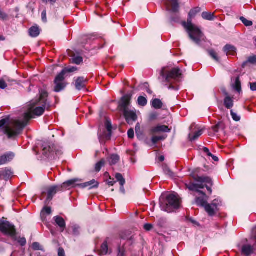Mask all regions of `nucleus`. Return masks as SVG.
Returning <instances> with one entry per match:
<instances>
[{"label": "nucleus", "mask_w": 256, "mask_h": 256, "mask_svg": "<svg viewBox=\"0 0 256 256\" xmlns=\"http://www.w3.org/2000/svg\"><path fill=\"white\" fill-rule=\"evenodd\" d=\"M144 86L146 88V91L148 94H152V92L148 88V84L147 83L144 84Z\"/></svg>", "instance_id": "nucleus-53"}, {"label": "nucleus", "mask_w": 256, "mask_h": 256, "mask_svg": "<svg viewBox=\"0 0 256 256\" xmlns=\"http://www.w3.org/2000/svg\"><path fill=\"white\" fill-rule=\"evenodd\" d=\"M166 138V135L161 136H154L152 138V142L154 144H156L159 140H164Z\"/></svg>", "instance_id": "nucleus-34"}, {"label": "nucleus", "mask_w": 256, "mask_h": 256, "mask_svg": "<svg viewBox=\"0 0 256 256\" xmlns=\"http://www.w3.org/2000/svg\"><path fill=\"white\" fill-rule=\"evenodd\" d=\"M0 231L5 235L14 236L16 234L14 226L4 219H0Z\"/></svg>", "instance_id": "nucleus-8"}, {"label": "nucleus", "mask_w": 256, "mask_h": 256, "mask_svg": "<svg viewBox=\"0 0 256 256\" xmlns=\"http://www.w3.org/2000/svg\"><path fill=\"white\" fill-rule=\"evenodd\" d=\"M182 78V73L178 68H163L160 72L159 80L162 84L167 86L169 90H179L178 86H173L180 82Z\"/></svg>", "instance_id": "nucleus-4"}, {"label": "nucleus", "mask_w": 256, "mask_h": 256, "mask_svg": "<svg viewBox=\"0 0 256 256\" xmlns=\"http://www.w3.org/2000/svg\"><path fill=\"white\" fill-rule=\"evenodd\" d=\"M128 136L130 138H132L134 137V130L131 128L128 132Z\"/></svg>", "instance_id": "nucleus-44"}, {"label": "nucleus", "mask_w": 256, "mask_h": 256, "mask_svg": "<svg viewBox=\"0 0 256 256\" xmlns=\"http://www.w3.org/2000/svg\"><path fill=\"white\" fill-rule=\"evenodd\" d=\"M190 222L192 223H193L194 224H196V225L198 224V223L196 220H194L190 219Z\"/></svg>", "instance_id": "nucleus-63"}, {"label": "nucleus", "mask_w": 256, "mask_h": 256, "mask_svg": "<svg viewBox=\"0 0 256 256\" xmlns=\"http://www.w3.org/2000/svg\"><path fill=\"white\" fill-rule=\"evenodd\" d=\"M7 86V84L5 81L3 80H0V88L2 89H4Z\"/></svg>", "instance_id": "nucleus-45"}, {"label": "nucleus", "mask_w": 256, "mask_h": 256, "mask_svg": "<svg viewBox=\"0 0 256 256\" xmlns=\"http://www.w3.org/2000/svg\"><path fill=\"white\" fill-rule=\"evenodd\" d=\"M77 181L78 180H72L63 183L61 187L58 186H52L46 188L45 190L42 192V199L44 198L45 194L47 193V198L45 202L46 204L49 202L56 192L60 191L62 188L69 189L71 188H74L77 185L76 184Z\"/></svg>", "instance_id": "nucleus-7"}, {"label": "nucleus", "mask_w": 256, "mask_h": 256, "mask_svg": "<svg viewBox=\"0 0 256 256\" xmlns=\"http://www.w3.org/2000/svg\"><path fill=\"white\" fill-rule=\"evenodd\" d=\"M58 256H65L64 250L62 248H60L58 250Z\"/></svg>", "instance_id": "nucleus-49"}, {"label": "nucleus", "mask_w": 256, "mask_h": 256, "mask_svg": "<svg viewBox=\"0 0 256 256\" xmlns=\"http://www.w3.org/2000/svg\"><path fill=\"white\" fill-rule=\"evenodd\" d=\"M65 74V70H62L61 72L56 76L54 80L56 85L54 86L55 92H59L62 90L66 86V84L64 82V76Z\"/></svg>", "instance_id": "nucleus-10"}, {"label": "nucleus", "mask_w": 256, "mask_h": 256, "mask_svg": "<svg viewBox=\"0 0 256 256\" xmlns=\"http://www.w3.org/2000/svg\"><path fill=\"white\" fill-rule=\"evenodd\" d=\"M105 161L104 160H102L98 162H97V172H100L101 168L104 166Z\"/></svg>", "instance_id": "nucleus-41"}, {"label": "nucleus", "mask_w": 256, "mask_h": 256, "mask_svg": "<svg viewBox=\"0 0 256 256\" xmlns=\"http://www.w3.org/2000/svg\"><path fill=\"white\" fill-rule=\"evenodd\" d=\"M120 160V156L117 154H112L110 158V164H116Z\"/></svg>", "instance_id": "nucleus-32"}, {"label": "nucleus", "mask_w": 256, "mask_h": 256, "mask_svg": "<svg viewBox=\"0 0 256 256\" xmlns=\"http://www.w3.org/2000/svg\"><path fill=\"white\" fill-rule=\"evenodd\" d=\"M234 88L238 92L240 93L242 91L241 84L240 80L239 77H236L234 79V83L233 84Z\"/></svg>", "instance_id": "nucleus-26"}, {"label": "nucleus", "mask_w": 256, "mask_h": 256, "mask_svg": "<svg viewBox=\"0 0 256 256\" xmlns=\"http://www.w3.org/2000/svg\"><path fill=\"white\" fill-rule=\"evenodd\" d=\"M118 256H125L123 248L118 247Z\"/></svg>", "instance_id": "nucleus-50"}, {"label": "nucleus", "mask_w": 256, "mask_h": 256, "mask_svg": "<svg viewBox=\"0 0 256 256\" xmlns=\"http://www.w3.org/2000/svg\"><path fill=\"white\" fill-rule=\"evenodd\" d=\"M56 154H62V150H56Z\"/></svg>", "instance_id": "nucleus-62"}, {"label": "nucleus", "mask_w": 256, "mask_h": 256, "mask_svg": "<svg viewBox=\"0 0 256 256\" xmlns=\"http://www.w3.org/2000/svg\"><path fill=\"white\" fill-rule=\"evenodd\" d=\"M48 93L44 90L40 92V96L38 100L31 102L28 106L27 112L24 114L22 120H12L8 124V119H2L0 120V128L4 130V132L9 138L18 135L26 126L28 122L36 116H39L44 112Z\"/></svg>", "instance_id": "nucleus-1"}, {"label": "nucleus", "mask_w": 256, "mask_h": 256, "mask_svg": "<svg viewBox=\"0 0 256 256\" xmlns=\"http://www.w3.org/2000/svg\"><path fill=\"white\" fill-rule=\"evenodd\" d=\"M135 130L137 137L138 138H142V137L143 134L141 130L140 126L139 123H138L136 124Z\"/></svg>", "instance_id": "nucleus-33"}, {"label": "nucleus", "mask_w": 256, "mask_h": 256, "mask_svg": "<svg viewBox=\"0 0 256 256\" xmlns=\"http://www.w3.org/2000/svg\"><path fill=\"white\" fill-rule=\"evenodd\" d=\"M65 70L66 73V72H75L76 70V68L75 67H72V68H65L64 70Z\"/></svg>", "instance_id": "nucleus-43"}, {"label": "nucleus", "mask_w": 256, "mask_h": 256, "mask_svg": "<svg viewBox=\"0 0 256 256\" xmlns=\"http://www.w3.org/2000/svg\"><path fill=\"white\" fill-rule=\"evenodd\" d=\"M56 223L61 228V232H63L66 228V223L63 218L60 216L54 218Z\"/></svg>", "instance_id": "nucleus-17"}, {"label": "nucleus", "mask_w": 256, "mask_h": 256, "mask_svg": "<svg viewBox=\"0 0 256 256\" xmlns=\"http://www.w3.org/2000/svg\"><path fill=\"white\" fill-rule=\"evenodd\" d=\"M6 17H7L6 14L5 13L2 12L0 10V18L2 19V20H4L5 18H6Z\"/></svg>", "instance_id": "nucleus-54"}, {"label": "nucleus", "mask_w": 256, "mask_h": 256, "mask_svg": "<svg viewBox=\"0 0 256 256\" xmlns=\"http://www.w3.org/2000/svg\"><path fill=\"white\" fill-rule=\"evenodd\" d=\"M99 9H100L101 10V8H100L98 5L97 4V13H96V14L97 16H99L100 14H98V10H99Z\"/></svg>", "instance_id": "nucleus-64"}, {"label": "nucleus", "mask_w": 256, "mask_h": 256, "mask_svg": "<svg viewBox=\"0 0 256 256\" xmlns=\"http://www.w3.org/2000/svg\"><path fill=\"white\" fill-rule=\"evenodd\" d=\"M0 176H4L6 178H8L12 175V172L8 170H3L0 171Z\"/></svg>", "instance_id": "nucleus-31"}, {"label": "nucleus", "mask_w": 256, "mask_h": 256, "mask_svg": "<svg viewBox=\"0 0 256 256\" xmlns=\"http://www.w3.org/2000/svg\"><path fill=\"white\" fill-rule=\"evenodd\" d=\"M208 54H210V56L214 60H216V62H219L220 61V60H219V58L218 57V55H217V54L216 53V52L212 50H210L208 51Z\"/></svg>", "instance_id": "nucleus-35"}, {"label": "nucleus", "mask_w": 256, "mask_h": 256, "mask_svg": "<svg viewBox=\"0 0 256 256\" xmlns=\"http://www.w3.org/2000/svg\"><path fill=\"white\" fill-rule=\"evenodd\" d=\"M162 168L164 174L168 176L170 178H173L174 176V172L170 169L166 164H163Z\"/></svg>", "instance_id": "nucleus-23"}, {"label": "nucleus", "mask_w": 256, "mask_h": 256, "mask_svg": "<svg viewBox=\"0 0 256 256\" xmlns=\"http://www.w3.org/2000/svg\"><path fill=\"white\" fill-rule=\"evenodd\" d=\"M109 250L108 248V246L106 242H104L100 248V250L99 254L100 256H104L108 253Z\"/></svg>", "instance_id": "nucleus-24"}, {"label": "nucleus", "mask_w": 256, "mask_h": 256, "mask_svg": "<svg viewBox=\"0 0 256 256\" xmlns=\"http://www.w3.org/2000/svg\"><path fill=\"white\" fill-rule=\"evenodd\" d=\"M32 248L34 250H44L42 247L38 242H34L32 245Z\"/></svg>", "instance_id": "nucleus-36"}, {"label": "nucleus", "mask_w": 256, "mask_h": 256, "mask_svg": "<svg viewBox=\"0 0 256 256\" xmlns=\"http://www.w3.org/2000/svg\"><path fill=\"white\" fill-rule=\"evenodd\" d=\"M30 256H40V252H34L31 253Z\"/></svg>", "instance_id": "nucleus-58"}, {"label": "nucleus", "mask_w": 256, "mask_h": 256, "mask_svg": "<svg viewBox=\"0 0 256 256\" xmlns=\"http://www.w3.org/2000/svg\"><path fill=\"white\" fill-rule=\"evenodd\" d=\"M158 160L162 162L164 160V157L163 156H161L158 158Z\"/></svg>", "instance_id": "nucleus-61"}, {"label": "nucleus", "mask_w": 256, "mask_h": 256, "mask_svg": "<svg viewBox=\"0 0 256 256\" xmlns=\"http://www.w3.org/2000/svg\"><path fill=\"white\" fill-rule=\"evenodd\" d=\"M115 182V181H114V180H111V179H110V180L108 181V184L109 186H112L114 184Z\"/></svg>", "instance_id": "nucleus-59"}, {"label": "nucleus", "mask_w": 256, "mask_h": 256, "mask_svg": "<svg viewBox=\"0 0 256 256\" xmlns=\"http://www.w3.org/2000/svg\"><path fill=\"white\" fill-rule=\"evenodd\" d=\"M201 12V8L196 7L192 9L189 14L187 22H184L182 25L188 33L190 38L196 44L200 45L204 40V36L200 30L192 22V20L196 14Z\"/></svg>", "instance_id": "nucleus-3"}, {"label": "nucleus", "mask_w": 256, "mask_h": 256, "mask_svg": "<svg viewBox=\"0 0 256 256\" xmlns=\"http://www.w3.org/2000/svg\"><path fill=\"white\" fill-rule=\"evenodd\" d=\"M202 16L204 20H212L214 18V14L210 12H203Z\"/></svg>", "instance_id": "nucleus-27"}, {"label": "nucleus", "mask_w": 256, "mask_h": 256, "mask_svg": "<svg viewBox=\"0 0 256 256\" xmlns=\"http://www.w3.org/2000/svg\"><path fill=\"white\" fill-rule=\"evenodd\" d=\"M240 20L246 26H251L252 24V21L246 19L244 17H240Z\"/></svg>", "instance_id": "nucleus-37"}, {"label": "nucleus", "mask_w": 256, "mask_h": 256, "mask_svg": "<svg viewBox=\"0 0 256 256\" xmlns=\"http://www.w3.org/2000/svg\"><path fill=\"white\" fill-rule=\"evenodd\" d=\"M230 114L234 120L236 122H238L240 120V116L237 114L235 113L232 110H230Z\"/></svg>", "instance_id": "nucleus-39"}, {"label": "nucleus", "mask_w": 256, "mask_h": 256, "mask_svg": "<svg viewBox=\"0 0 256 256\" xmlns=\"http://www.w3.org/2000/svg\"><path fill=\"white\" fill-rule=\"evenodd\" d=\"M152 106L155 109H160L162 106V102L160 99L155 98L152 101Z\"/></svg>", "instance_id": "nucleus-25"}, {"label": "nucleus", "mask_w": 256, "mask_h": 256, "mask_svg": "<svg viewBox=\"0 0 256 256\" xmlns=\"http://www.w3.org/2000/svg\"><path fill=\"white\" fill-rule=\"evenodd\" d=\"M14 157V154L12 152L6 154L0 157V165L4 164L10 162Z\"/></svg>", "instance_id": "nucleus-14"}, {"label": "nucleus", "mask_w": 256, "mask_h": 256, "mask_svg": "<svg viewBox=\"0 0 256 256\" xmlns=\"http://www.w3.org/2000/svg\"><path fill=\"white\" fill-rule=\"evenodd\" d=\"M160 204L162 210L170 213L180 207V199L176 194H170L166 200L160 199Z\"/></svg>", "instance_id": "nucleus-5"}, {"label": "nucleus", "mask_w": 256, "mask_h": 256, "mask_svg": "<svg viewBox=\"0 0 256 256\" xmlns=\"http://www.w3.org/2000/svg\"><path fill=\"white\" fill-rule=\"evenodd\" d=\"M250 89L252 91H256V82H250Z\"/></svg>", "instance_id": "nucleus-48"}, {"label": "nucleus", "mask_w": 256, "mask_h": 256, "mask_svg": "<svg viewBox=\"0 0 256 256\" xmlns=\"http://www.w3.org/2000/svg\"><path fill=\"white\" fill-rule=\"evenodd\" d=\"M194 182L186 184V187L192 191L196 192L195 202L198 206L204 208L205 210L210 216H213L218 210V207L221 206L222 202L218 199H215L210 204L207 203L208 197L205 193L201 190L206 187L210 194L212 193L211 186H212V179L208 176H194Z\"/></svg>", "instance_id": "nucleus-2"}, {"label": "nucleus", "mask_w": 256, "mask_h": 256, "mask_svg": "<svg viewBox=\"0 0 256 256\" xmlns=\"http://www.w3.org/2000/svg\"><path fill=\"white\" fill-rule=\"evenodd\" d=\"M202 134V130H199L196 131L194 133L190 134L188 135V138L190 141L192 142L197 140Z\"/></svg>", "instance_id": "nucleus-19"}, {"label": "nucleus", "mask_w": 256, "mask_h": 256, "mask_svg": "<svg viewBox=\"0 0 256 256\" xmlns=\"http://www.w3.org/2000/svg\"><path fill=\"white\" fill-rule=\"evenodd\" d=\"M124 114L127 122L129 124L135 122L138 118L135 110L126 109L124 111Z\"/></svg>", "instance_id": "nucleus-11"}, {"label": "nucleus", "mask_w": 256, "mask_h": 256, "mask_svg": "<svg viewBox=\"0 0 256 256\" xmlns=\"http://www.w3.org/2000/svg\"><path fill=\"white\" fill-rule=\"evenodd\" d=\"M40 34V30L38 26H33L29 29L30 36L32 38L38 36Z\"/></svg>", "instance_id": "nucleus-22"}, {"label": "nucleus", "mask_w": 256, "mask_h": 256, "mask_svg": "<svg viewBox=\"0 0 256 256\" xmlns=\"http://www.w3.org/2000/svg\"><path fill=\"white\" fill-rule=\"evenodd\" d=\"M43 212H46L48 214L51 213V208L50 207H45L43 209Z\"/></svg>", "instance_id": "nucleus-52"}, {"label": "nucleus", "mask_w": 256, "mask_h": 256, "mask_svg": "<svg viewBox=\"0 0 256 256\" xmlns=\"http://www.w3.org/2000/svg\"><path fill=\"white\" fill-rule=\"evenodd\" d=\"M170 130L168 128V126L164 125H158L156 126L153 127L150 130V132L152 134H155L160 132H169Z\"/></svg>", "instance_id": "nucleus-13"}, {"label": "nucleus", "mask_w": 256, "mask_h": 256, "mask_svg": "<svg viewBox=\"0 0 256 256\" xmlns=\"http://www.w3.org/2000/svg\"><path fill=\"white\" fill-rule=\"evenodd\" d=\"M220 129H224V124L222 122H219L216 125L212 127L214 134L218 132Z\"/></svg>", "instance_id": "nucleus-29"}, {"label": "nucleus", "mask_w": 256, "mask_h": 256, "mask_svg": "<svg viewBox=\"0 0 256 256\" xmlns=\"http://www.w3.org/2000/svg\"><path fill=\"white\" fill-rule=\"evenodd\" d=\"M86 80L83 77H79L76 80L75 86L77 90H80L85 86Z\"/></svg>", "instance_id": "nucleus-18"}, {"label": "nucleus", "mask_w": 256, "mask_h": 256, "mask_svg": "<svg viewBox=\"0 0 256 256\" xmlns=\"http://www.w3.org/2000/svg\"><path fill=\"white\" fill-rule=\"evenodd\" d=\"M210 156L212 157V160L215 161V162H218V158L217 156L213 155L212 154V156Z\"/></svg>", "instance_id": "nucleus-60"}, {"label": "nucleus", "mask_w": 256, "mask_h": 256, "mask_svg": "<svg viewBox=\"0 0 256 256\" xmlns=\"http://www.w3.org/2000/svg\"><path fill=\"white\" fill-rule=\"evenodd\" d=\"M224 50L227 56H233L236 52V48L230 44H226V46H225L224 48Z\"/></svg>", "instance_id": "nucleus-16"}, {"label": "nucleus", "mask_w": 256, "mask_h": 256, "mask_svg": "<svg viewBox=\"0 0 256 256\" xmlns=\"http://www.w3.org/2000/svg\"><path fill=\"white\" fill-rule=\"evenodd\" d=\"M248 63H250L253 64H256V56H252L248 57V60L243 62L242 66L244 67Z\"/></svg>", "instance_id": "nucleus-30"}, {"label": "nucleus", "mask_w": 256, "mask_h": 256, "mask_svg": "<svg viewBox=\"0 0 256 256\" xmlns=\"http://www.w3.org/2000/svg\"><path fill=\"white\" fill-rule=\"evenodd\" d=\"M43 2L45 3L50 2L51 4H54L56 2V0H42Z\"/></svg>", "instance_id": "nucleus-57"}, {"label": "nucleus", "mask_w": 256, "mask_h": 256, "mask_svg": "<svg viewBox=\"0 0 256 256\" xmlns=\"http://www.w3.org/2000/svg\"><path fill=\"white\" fill-rule=\"evenodd\" d=\"M18 242L22 246H24L26 244V240L24 238H21L19 240Z\"/></svg>", "instance_id": "nucleus-56"}, {"label": "nucleus", "mask_w": 256, "mask_h": 256, "mask_svg": "<svg viewBox=\"0 0 256 256\" xmlns=\"http://www.w3.org/2000/svg\"><path fill=\"white\" fill-rule=\"evenodd\" d=\"M252 236L256 240V226L252 230ZM256 249V244L253 246L248 244H244L240 248L241 253L244 256H250Z\"/></svg>", "instance_id": "nucleus-9"}, {"label": "nucleus", "mask_w": 256, "mask_h": 256, "mask_svg": "<svg viewBox=\"0 0 256 256\" xmlns=\"http://www.w3.org/2000/svg\"><path fill=\"white\" fill-rule=\"evenodd\" d=\"M42 20L44 22H46V10H44L42 14Z\"/></svg>", "instance_id": "nucleus-51"}, {"label": "nucleus", "mask_w": 256, "mask_h": 256, "mask_svg": "<svg viewBox=\"0 0 256 256\" xmlns=\"http://www.w3.org/2000/svg\"><path fill=\"white\" fill-rule=\"evenodd\" d=\"M95 180H93L90 182H85L84 184L83 187L90 186V188H93L95 186Z\"/></svg>", "instance_id": "nucleus-40"}, {"label": "nucleus", "mask_w": 256, "mask_h": 256, "mask_svg": "<svg viewBox=\"0 0 256 256\" xmlns=\"http://www.w3.org/2000/svg\"><path fill=\"white\" fill-rule=\"evenodd\" d=\"M144 228L146 231H150L152 228V225L150 224H146L144 225Z\"/></svg>", "instance_id": "nucleus-46"}, {"label": "nucleus", "mask_w": 256, "mask_h": 256, "mask_svg": "<svg viewBox=\"0 0 256 256\" xmlns=\"http://www.w3.org/2000/svg\"><path fill=\"white\" fill-rule=\"evenodd\" d=\"M115 178L116 180L120 182V184L121 186L120 188V190L124 192V186L126 182L124 178H123L122 176L119 173L116 174Z\"/></svg>", "instance_id": "nucleus-21"}, {"label": "nucleus", "mask_w": 256, "mask_h": 256, "mask_svg": "<svg viewBox=\"0 0 256 256\" xmlns=\"http://www.w3.org/2000/svg\"><path fill=\"white\" fill-rule=\"evenodd\" d=\"M113 127L110 120L104 117L99 126L98 138L100 144H104L111 139Z\"/></svg>", "instance_id": "nucleus-6"}, {"label": "nucleus", "mask_w": 256, "mask_h": 256, "mask_svg": "<svg viewBox=\"0 0 256 256\" xmlns=\"http://www.w3.org/2000/svg\"><path fill=\"white\" fill-rule=\"evenodd\" d=\"M226 97L224 100V104L228 109H231L234 106V100L227 93L226 94Z\"/></svg>", "instance_id": "nucleus-15"}, {"label": "nucleus", "mask_w": 256, "mask_h": 256, "mask_svg": "<svg viewBox=\"0 0 256 256\" xmlns=\"http://www.w3.org/2000/svg\"><path fill=\"white\" fill-rule=\"evenodd\" d=\"M43 154H48V152H52V148H51L50 146H48V148H46V146H43Z\"/></svg>", "instance_id": "nucleus-42"}, {"label": "nucleus", "mask_w": 256, "mask_h": 256, "mask_svg": "<svg viewBox=\"0 0 256 256\" xmlns=\"http://www.w3.org/2000/svg\"><path fill=\"white\" fill-rule=\"evenodd\" d=\"M130 97L126 95L122 97V106L124 109V111L126 109H129L128 106L130 104Z\"/></svg>", "instance_id": "nucleus-20"}, {"label": "nucleus", "mask_w": 256, "mask_h": 256, "mask_svg": "<svg viewBox=\"0 0 256 256\" xmlns=\"http://www.w3.org/2000/svg\"><path fill=\"white\" fill-rule=\"evenodd\" d=\"M148 100L145 96H140L138 98V104L140 106H144L147 104Z\"/></svg>", "instance_id": "nucleus-28"}, {"label": "nucleus", "mask_w": 256, "mask_h": 256, "mask_svg": "<svg viewBox=\"0 0 256 256\" xmlns=\"http://www.w3.org/2000/svg\"><path fill=\"white\" fill-rule=\"evenodd\" d=\"M96 40H97V42L98 41H99V42H102V46L100 47V48H103L104 44H105V40L102 38V37L101 36H97V38H96Z\"/></svg>", "instance_id": "nucleus-47"}, {"label": "nucleus", "mask_w": 256, "mask_h": 256, "mask_svg": "<svg viewBox=\"0 0 256 256\" xmlns=\"http://www.w3.org/2000/svg\"><path fill=\"white\" fill-rule=\"evenodd\" d=\"M203 150L208 156H212V154L210 152L208 148H203Z\"/></svg>", "instance_id": "nucleus-55"}, {"label": "nucleus", "mask_w": 256, "mask_h": 256, "mask_svg": "<svg viewBox=\"0 0 256 256\" xmlns=\"http://www.w3.org/2000/svg\"><path fill=\"white\" fill-rule=\"evenodd\" d=\"M164 4L167 10L176 12L178 10L179 5L178 0H165Z\"/></svg>", "instance_id": "nucleus-12"}, {"label": "nucleus", "mask_w": 256, "mask_h": 256, "mask_svg": "<svg viewBox=\"0 0 256 256\" xmlns=\"http://www.w3.org/2000/svg\"><path fill=\"white\" fill-rule=\"evenodd\" d=\"M71 60L72 63L78 64L82 62V59L80 56H76L72 58Z\"/></svg>", "instance_id": "nucleus-38"}]
</instances>
